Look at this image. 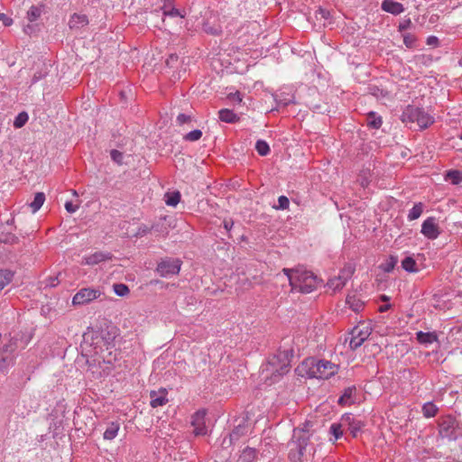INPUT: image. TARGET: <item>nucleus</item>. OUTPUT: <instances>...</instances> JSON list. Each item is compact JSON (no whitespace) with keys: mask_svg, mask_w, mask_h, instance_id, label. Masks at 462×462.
Masks as SVG:
<instances>
[{"mask_svg":"<svg viewBox=\"0 0 462 462\" xmlns=\"http://www.w3.org/2000/svg\"><path fill=\"white\" fill-rule=\"evenodd\" d=\"M282 272L288 277L292 291L310 293L321 282L313 273L306 270L284 268Z\"/></svg>","mask_w":462,"mask_h":462,"instance_id":"f257e3e1","label":"nucleus"},{"mask_svg":"<svg viewBox=\"0 0 462 462\" xmlns=\"http://www.w3.org/2000/svg\"><path fill=\"white\" fill-rule=\"evenodd\" d=\"M310 378L328 379L337 372V365L328 360L305 359L300 366Z\"/></svg>","mask_w":462,"mask_h":462,"instance_id":"f03ea898","label":"nucleus"},{"mask_svg":"<svg viewBox=\"0 0 462 462\" xmlns=\"http://www.w3.org/2000/svg\"><path fill=\"white\" fill-rule=\"evenodd\" d=\"M292 357V348L279 349L278 353L269 360L266 371L271 373L273 382L290 371Z\"/></svg>","mask_w":462,"mask_h":462,"instance_id":"7ed1b4c3","label":"nucleus"},{"mask_svg":"<svg viewBox=\"0 0 462 462\" xmlns=\"http://www.w3.org/2000/svg\"><path fill=\"white\" fill-rule=\"evenodd\" d=\"M309 424L310 422H307L303 428L293 430L291 440L289 442L290 451L288 455L291 462L300 461L305 453L310 438L308 430Z\"/></svg>","mask_w":462,"mask_h":462,"instance_id":"20e7f679","label":"nucleus"},{"mask_svg":"<svg viewBox=\"0 0 462 462\" xmlns=\"http://www.w3.org/2000/svg\"><path fill=\"white\" fill-rule=\"evenodd\" d=\"M401 119L403 123H417L420 128H427L434 119L422 108L409 105L403 110Z\"/></svg>","mask_w":462,"mask_h":462,"instance_id":"39448f33","label":"nucleus"},{"mask_svg":"<svg viewBox=\"0 0 462 462\" xmlns=\"http://www.w3.org/2000/svg\"><path fill=\"white\" fill-rule=\"evenodd\" d=\"M457 421L454 417L450 415L442 417L439 420V434L441 438L455 440L457 439Z\"/></svg>","mask_w":462,"mask_h":462,"instance_id":"423d86ee","label":"nucleus"},{"mask_svg":"<svg viewBox=\"0 0 462 462\" xmlns=\"http://www.w3.org/2000/svg\"><path fill=\"white\" fill-rule=\"evenodd\" d=\"M101 295L102 292L99 289L82 288L74 295L72 304L74 306L86 305L98 299Z\"/></svg>","mask_w":462,"mask_h":462,"instance_id":"0eeeda50","label":"nucleus"},{"mask_svg":"<svg viewBox=\"0 0 462 462\" xmlns=\"http://www.w3.org/2000/svg\"><path fill=\"white\" fill-rule=\"evenodd\" d=\"M180 265L181 261L180 259L166 258L158 263L156 271L160 273L161 276L167 277L169 275L179 273Z\"/></svg>","mask_w":462,"mask_h":462,"instance_id":"6e6552de","label":"nucleus"},{"mask_svg":"<svg viewBox=\"0 0 462 462\" xmlns=\"http://www.w3.org/2000/svg\"><path fill=\"white\" fill-rule=\"evenodd\" d=\"M370 333V329L367 327L364 328L355 327L351 331L352 337L349 342L351 349L356 350L361 346L362 344L368 338Z\"/></svg>","mask_w":462,"mask_h":462,"instance_id":"1a4fd4ad","label":"nucleus"},{"mask_svg":"<svg viewBox=\"0 0 462 462\" xmlns=\"http://www.w3.org/2000/svg\"><path fill=\"white\" fill-rule=\"evenodd\" d=\"M421 234L429 239H436L439 234V227L436 222V218L430 217L425 219L421 225Z\"/></svg>","mask_w":462,"mask_h":462,"instance_id":"9d476101","label":"nucleus"},{"mask_svg":"<svg viewBox=\"0 0 462 462\" xmlns=\"http://www.w3.org/2000/svg\"><path fill=\"white\" fill-rule=\"evenodd\" d=\"M353 273L354 268H352L351 266L345 268L340 272L338 276L334 277L328 281V287L333 289L334 291L342 289L345 286L346 281L351 277Z\"/></svg>","mask_w":462,"mask_h":462,"instance_id":"9b49d317","label":"nucleus"},{"mask_svg":"<svg viewBox=\"0 0 462 462\" xmlns=\"http://www.w3.org/2000/svg\"><path fill=\"white\" fill-rule=\"evenodd\" d=\"M206 411H198L193 416L191 424L194 427V433L197 436L207 434V427L205 423Z\"/></svg>","mask_w":462,"mask_h":462,"instance_id":"f8f14e48","label":"nucleus"},{"mask_svg":"<svg viewBox=\"0 0 462 462\" xmlns=\"http://www.w3.org/2000/svg\"><path fill=\"white\" fill-rule=\"evenodd\" d=\"M92 339L96 349L100 348L101 344L108 348L115 339V336L107 330H99L94 333Z\"/></svg>","mask_w":462,"mask_h":462,"instance_id":"ddd939ff","label":"nucleus"},{"mask_svg":"<svg viewBox=\"0 0 462 462\" xmlns=\"http://www.w3.org/2000/svg\"><path fill=\"white\" fill-rule=\"evenodd\" d=\"M14 353L5 344L0 347V371L14 364Z\"/></svg>","mask_w":462,"mask_h":462,"instance_id":"4468645a","label":"nucleus"},{"mask_svg":"<svg viewBox=\"0 0 462 462\" xmlns=\"http://www.w3.org/2000/svg\"><path fill=\"white\" fill-rule=\"evenodd\" d=\"M248 431L246 420L242 419L239 423L235 426L233 430L228 435V444L232 445L234 441L238 440L241 437L245 436Z\"/></svg>","mask_w":462,"mask_h":462,"instance_id":"2eb2a0df","label":"nucleus"},{"mask_svg":"<svg viewBox=\"0 0 462 462\" xmlns=\"http://www.w3.org/2000/svg\"><path fill=\"white\" fill-rule=\"evenodd\" d=\"M112 256L113 255L110 253L96 252L84 257L83 263L88 265H95L101 262L111 260Z\"/></svg>","mask_w":462,"mask_h":462,"instance_id":"dca6fc26","label":"nucleus"},{"mask_svg":"<svg viewBox=\"0 0 462 462\" xmlns=\"http://www.w3.org/2000/svg\"><path fill=\"white\" fill-rule=\"evenodd\" d=\"M381 8L384 12L394 15L400 14L404 11L402 4L393 0H383Z\"/></svg>","mask_w":462,"mask_h":462,"instance_id":"f3484780","label":"nucleus"},{"mask_svg":"<svg viewBox=\"0 0 462 462\" xmlns=\"http://www.w3.org/2000/svg\"><path fill=\"white\" fill-rule=\"evenodd\" d=\"M167 393L165 389H162L161 392L157 393L155 391H152L150 393V404L152 408H157L162 406L167 403L168 399L166 397Z\"/></svg>","mask_w":462,"mask_h":462,"instance_id":"a211bd4d","label":"nucleus"},{"mask_svg":"<svg viewBox=\"0 0 462 462\" xmlns=\"http://www.w3.org/2000/svg\"><path fill=\"white\" fill-rule=\"evenodd\" d=\"M356 392V386H349L344 390L343 394L338 399V404L345 406L355 402V394Z\"/></svg>","mask_w":462,"mask_h":462,"instance_id":"6ab92c4d","label":"nucleus"},{"mask_svg":"<svg viewBox=\"0 0 462 462\" xmlns=\"http://www.w3.org/2000/svg\"><path fill=\"white\" fill-rule=\"evenodd\" d=\"M88 23V19L86 14H73L69 21L70 29H79Z\"/></svg>","mask_w":462,"mask_h":462,"instance_id":"aec40b11","label":"nucleus"},{"mask_svg":"<svg viewBox=\"0 0 462 462\" xmlns=\"http://www.w3.org/2000/svg\"><path fill=\"white\" fill-rule=\"evenodd\" d=\"M218 117L222 122L235 124L240 120V117L233 110L223 108L218 111Z\"/></svg>","mask_w":462,"mask_h":462,"instance_id":"412c9836","label":"nucleus"},{"mask_svg":"<svg viewBox=\"0 0 462 462\" xmlns=\"http://www.w3.org/2000/svg\"><path fill=\"white\" fill-rule=\"evenodd\" d=\"M416 339L420 344L430 345L438 341V336L435 332L419 331L416 333Z\"/></svg>","mask_w":462,"mask_h":462,"instance_id":"4be33fe9","label":"nucleus"},{"mask_svg":"<svg viewBox=\"0 0 462 462\" xmlns=\"http://www.w3.org/2000/svg\"><path fill=\"white\" fill-rule=\"evenodd\" d=\"M119 429H120V425L118 422L112 421V422L108 423V425L103 434L104 439L106 440L114 439L117 436Z\"/></svg>","mask_w":462,"mask_h":462,"instance_id":"5701e85b","label":"nucleus"},{"mask_svg":"<svg viewBox=\"0 0 462 462\" xmlns=\"http://www.w3.org/2000/svg\"><path fill=\"white\" fill-rule=\"evenodd\" d=\"M346 302L355 312H359L362 310L365 304L364 301L357 298L356 295H348L346 297Z\"/></svg>","mask_w":462,"mask_h":462,"instance_id":"b1692460","label":"nucleus"},{"mask_svg":"<svg viewBox=\"0 0 462 462\" xmlns=\"http://www.w3.org/2000/svg\"><path fill=\"white\" fill-rule=\"evenodd\" d=\"M45 201V194L43 192H37L34 195L33 200L30 203V208L33 213L37 212Z\"/></svg>","mask_w":462,"mask_h":462,"instance_id":"393cba45","label":"nucleus"},{"mask_svg":"<svg viewBox=\"0 0 462 462\" xmlns=\"http://www.w3.org/2000/svg\"><path fill=\"white\" fill-rule=\"evenodd\" d=\"M366 124L373 129H379L383 124L382 117L377 116L374 112H370L366 117Z\"/></svg>","mask_w":462,"mask_h":462,"instance_id":"a878e982","label":"nucleus"},{"mask_svg":"<svg viewBox=\"0 0 462 462\" xmlns=\"http://www.w3.org/2000/svg\"><path fill=\"white\" fill-rule=\"evenodd\" d=\"M402 267L408 273H417L419 271L416 261L411 256H406L402 261Z\"/></svg>","mask_w":462,"mask_h":462,"instance_id":"bb28decb","label":"nucleus"},{"mask_svg":"<svg viewBox=\"0 0 462 462\" xmlns=\"http://www.w3.org/2000/svg\"><path fill=\"white\" fill-rule=\"evenodd\" d=\"M14 278V273L10 270H0V292L9 284Z\"/></svg>","mask_w":462,"mask_h":462,"instance_id":"cd10ccee","label":"nucleus"},{"mask_svg":"<svg viewBox=\"0 0 462 462\" xmlns=\"http://www.w3.org/2000/svg\"><path fill=\"white\" fill-rule=\"evenodd\" d=\"M16 341H18L21 348H24L32 339V334L28 332L19 331L14 335Z\"/></svg>","mask_w":462,"mask_h":462,"instance_id":"c85d7f7f","label":"nucleus"},{"mask_svg":"<svg viewBox=\"0 0 462 462\" xmlns=\"http://www.w3.org/2000/svg\"><path fill=\"white\" fill-rule=\"evenodd\" d=\"M424 209V205L421 202L414 204L412 208L409 211L408 219L410 221L415 220L420 217Z\"/></svg>","mask_w":462,"mask_h":462,"instance_id":"c756f323","label":"nucleus"},{"mask_svg":"<svg viewBox=\"0 0 462 462\" xmlns=\"http://www.w3.org/2000/svg\"><path fill=\"white\" fill-rule=\"evenodd\" d=\"M166 217L161 218L159 222L153 224L151 226L152 231L155 232L160 236H167L168 235V227L165 226Z\"/></svg>","mask_w":462,"mask_h":462,"instance_id":"7c9ffc66","label":"nucleus"},{"mask_svg":"<svg viewBox=\"0 0 462 462\" xmlns=\"http://www.w3.org/2000/svg\"><path fill=\"white\" fill-rule=\"evenodd\" d=\"M257 450L254 448L246 447L242 454L241 459L244 462H253L256 457Z\"/></svg>","mask_w":462,"mask_h":462,"instance_id":"2f4dec72","label":"nucleus"},{"mask_svg":"<svg viewBox=\"0 0 462 462\" xmlns=\"http://www.w3.org/2000/svg\"><path fill=\"white\" fill-rule=\"evenodd\" d=\"M365 425V424L364 421L356 419L355 421H352L351 426H349L346 430H349L353 438H356L358 432L361 431Z\"/></svg>","mask_w":462,"mask_h":462,"instance_id":"473e14b6","label":"nucleus"},{"mask_svg":"<svg viewBox=\"0 0 462 462\" xmlns=\"http://www.w3.org/2000/svg\"><path fill=\"white\" fill-rule=\"evenodd\" d=\"M397 262V257L391 255L385 263L380 265V268L385 273H391L394 269Z\"/></svg>","mask_w":462,"mask_h":462,"instance_id":"72a5a7b5","label":"nucleus"},{"mask_svg":"<svg viewBox=\"0 0 462 462\" xmlns=\"http://www.w3.org/2000/svg\"><path fill=\"white\" fill-rule=\"evenodd\" d=\"M60 275L61 273H59L56 276H50L47 279H44L41 283L44 289H46L47 287L54 288L60 283Z\"/></svg>","mask_w":462,"mask_h":462,"instance_id":"f704fd0d","label":"nucleus"},{"mask_svg":"<svg viewBox=\"0 0 462 462\" xmlns=\"http://www.w3.org/2000/svg\"><path fill=\"white\" fill-rule=\"evenodd\" d=\"M438 408L432 402H427L422 407L423 415L427 418L434 417L437 414Z\"/></svg>","mask_w":462,"mask_h":462,"instance_id":"c9c22d12","label":"nucleus"},{"mask_svg":"<svg viewBox=\"0 0 462 462\" xmlns=\"http://www.w3.org/2000/svg\"><path fill=\"white\" fill-rule=\"evenodd\" d=\"M165 203L168 205V206H176L179 202H180V194L179 191H174V192H171V193H166L165 195Z\"/></svg>","mask_w":462,"mask_h":462,"instance_id":"e433bc0d","label":"nucleus"},{"mask_svg":"<svg viewBox=\"0 0 462 462\" xmlns=\"http://www.w3.org/2000/svg\"><path fill=\"white\" fill-rule=\"evenodd\" d=\"M255 150L261 156H266L270 152L269 144L263 140H258L256 142Z\"/></svg>","mask_w":462,"mask_h":462,"instance_id":"4c0bfd02","label":"nucleus"},{"mask_svg":"<svg viewBox=\"0 0 462 462\" xmlns=\"http://www.w3.org/2000/svg\"><path fill=\"white\" fill-rule=\"evenodd\" d=\"M180 63H182V61L180 60L176 53H171L165 61L166 66L170 69H178Z\"/></svg>","mask_w":462,"mask_h":462,"instance_id":"58836bf2","label":"nucleus"},{"mask_svg":"<svg viewBox=\"0 0 462 462\" xmlns=\"http://www.w3.org/2000/svg\"><path fill=\"white\" fill-rule=\"evenodd\" d=\"M28 119H29L28 114L26 112H21L15 117V119L14 121V126L15 128H21L27 123Z\"/></svg>","mask_w":462,"mask_h":462,"instance_id":"ea45409f","label":"nucleus"},{"mask_svg":"<svg viewBox=\"0 0 462 462\" xmlns=\"http://www.w3.org/2000/svg\"><path fill=\"white\" fill-rule=\"evenodd\" d=\"M41 14H42L41 8L38 6L32 5L27 12V18L30 22H34L41 16Z\"/></svg>","mask_w":462,"mask_h":462,"instance_id":"a19ab883","label":"nucleus"},{"mask_svg":"<svg viewBox=\"0 0 462 462\" xmlns=\"http://www.w3.org/2000/svg\"><path fill=\"white\" fill-rule=\"evenodd\" d=\"M344 430L339 423H333L329 428V432L335 437V439H338L343 436Z\"/></svg>","mask_w":462,"mask_h":462,"instance_id":"79ce46f5","label":"nucleus"},{"mask_svg":"<svg viewBox=\"0 0 462 462\" xmlns=\"http://www.w3.org/2000/svg\"><path fill=\"white\" fill-rule=\"evenodd\" d=\"M114 291L117 296L124 297L129 293V288L127 285L124 283H115L114 286Z\"/></svg>","mask_w":462,"mask_h":462,"instance_id":"37998d69","label":"nucleus"},{"mask_svg":"<svg viewBox=\"0 0 462 462\" xmlns=\"http://www.w3.org/2000/svg\"><path fill=\"white\" fill-rule=\"evenodd\" d=\"M202 132L199 129H195L193 131H190L187 134L184 135V140L189 142H195L201 138Z\"/></svg>","mask_w":462,"mask_h":462,"instance_id":"c03bdc74","label":"nucleus"},{"mask_svg":"<svg viewBox=\"0 0 462 462\" xmlns=\"http://www.w3.org/2000/svg\"><path fill=\"white\" fill-rule=\"evenodd\" d=\"M289 206H290L289 199L286 196L282 195L278 198V205L273 206V208H275L276 210H284V209L289 208Z\"/></svg>","mask_w":462,"mask_h":462,"instance_id":"a18cd8bd","label":"nucleus"},{"mask_svg":"<svg viewBox=\"0 0 462 462\" xmlns=\"http://www.w3.org/2000/svg\"><path fill=\"white\" fill-rule=\"evenodd\" d=\"M356 419L350 413L344 414L340 421L338 422L344 429H347L349 426H351L352 421H355Z\"/></svg>","mask_w":462,"mask_h":462,"instance_id":"49530a36","label":"nucleus"},{"mask_svg":"<svg viewBox=\"0 0 462 462\" xmlns=\"http://www.w3.org/2000/svg\"><path fill=\"white\" fill-rule=\"evenodd\" d=\"M18 241H19L18 237L10 232L3 235L0 237V242L5 243V244L14 245V244H17Z\"/></svg>","mask_w":462,"mask_h":462,"instance_id":"de8ad7c7","label":"nucleus"},{"mask_svg":"<svg viewBox=\"0 0 462 462\" xmlns=\"http://www.w3.org/2000/svg\"><path fill=\"white\" fill-rule=\"evenodd\" d=\"M403 37V43L405 44V46L409 49H412L415 47V42L417 41L415 35L413 34H411V33H404L402 35Z\"/></svg>","mask_w":462,"mask_h":462,"instance_id":"09e8293b","label":"nucleus"},{"mask_svg":"<svg viewBox=\"0 0 462 462\" xmlns=\"http://www.w3.org/2000/svg\"><path fill=\"white\" fill-rule=\"evenodd\" d=\"M163 14L164 15H169V16H180V17H184L185 16V14H181L180 11L173 6H171L169 7L168 9H163Z\"/></svg>","mask_w":462,"mask_h":462,"instance_id":"8fccbe9b","label":"nucleus"},{"mask_svg":"<svg viewBox=\"0 0 462 462\" xmlns=\"http://www.w3.org/2000/svg\"><path fill=\"white\" fill-rule=\"evenodd\" d=\"M110 156L111 159L117 164L121 165L123 163L124 155L120 151L115 149L111 150Z\"/></svg>","mask_w":462,"mask_h":462,"instance_id":"3c124183","label":"nucleus"},{"mask_svg":"<svg viewBox=\"0 0 462 462\" xmlns=\"http://www.w3.org/2000/svg\"><path fill=\"white\" fill-rule=\"evenodd\" d=\"M448 177L451 180L453 184H458L462 180L461 174L458 171H448Z\"/></svg>","mask_w":462,"mask_h":462,"instance_id":"603ef678","label":"nucleus"},{"mask_svg":"<svg viewBox=\"0 0 462 462\" xmlns=\"http://www.w3.org/2000/svg\"><path fill=\"white\" fill-rule=\"evenodd\" d=\"M226 98L234 104H240L242 102V95L239 91H236L234 93H229Z\"/></svg>","mask_w":462,"mask_h":462,"instance_id":"864d4df0","label":"nucleus"},{"mask_svg":"<svg viewBox=\"0 0 462 462\" xmlns=\"http://www.w3.org/2000/svg\"><path fill=\"white\" fill-rule=\"evenodd\" d=\"M9 348H11V350L13 351V353H14L16 351V349H18L20 346L18 341L15 340L14 337L13 336L9 342L5 344Z\"/></svg>","mask_w":462,"mask_h":462,"instance_id":"5fc2aeb1","label":"nucleus"},{"mask_svg":"<svg viewBox=\"0 0 462 462\" xmlns=\"http://www.w3.org/2000/svg\"><path fill=\"white\" fill-rule=\"evenodd\" d=\"M191 121V116H188V115H185V114H180L178 116H177V122L179 125H184L186 123H189Z\"/></svg>","mask_w":462,"mask_h":462,"instance_id":"6e6d98bb","label":"nucleus"},{"mask_svg":"<svg viewBox=\"0 0 462 462\" xmlns=\"http://www.w3.org/2000/svg\"><path fill=\"white\" fill-rule=\"evenodd\" d=\"M411 26V19H406L403 22L400 23L399 24V31L403 32L407 29H409Z\"/></svg>","mask_w":462,"mask_h":462,"instance_id":"4d7b16f0","label":"nucleus"},{"mask_svg":"<svg viewBox=\"0 0 462 462\" xmlns=\"http://www.w3.org/2000/svg\"><path fill=\"white\" fill-rule=\"evenodd\" d=\"M65 208L69 213H74L79 208V205H74L71 201L65 203Z\"/></svg>","mask_w":462,"mask_h":462,"instance_id":"13d9d810","label":"nucleus"},{"mask_svg":"<svg viewBox=\"0 0 462 462\" xmlns=\"http://www.w3.org/2000/svg\"><path fill=\"white\" fill-rule=\"evenodd\" d=\"M46 73L45 72H35L32 79V84H35L36 82H38L39 80H41L42 79H43L45 77Z\"/></svg>","mask_w":462,"mask_h":462,"instance_id":"bf43d9fd","label":"nucleus"},{"mask_svg":"<svg viewBox=\"0 0 462 462\" xmlns=\"http://www.w3.org/2000/svg\"><path fill=\"white\" fill-rule=\"evenodd\" d=\"M152 231L151 227L147 226H142L139 227L138 235H145L147 233H150Z\"/></svg>","mask_w":462,"mask_h":462,"instance_id":"052dcab7","label":"nucleus"},{"mask_svg":"<svg viewBox=\"0 0 462 462\" xmlns=\"http://www.w3.org/2000/svg\"><path fill=\"white\" fill-rule=\"evenodd\" d=\"M1 21H3L5 26H10L13 23V19L10 17H7L5 14H4V17H1Z\"/></svg>","mask_w":462,"mask_h":462,"instance_id":"680f3d73","label":"nucleus"},{"mask_svg":"<svg viewBox=\"0 0 462 462\" xmlns=\"http://www.w3.org/2000/svg\"><path fill=\"white\" fill-rule=\"evenodd\" d=\"M223 224H224V227H225V229H226V231H229V230L232 228V226H233V225H234V222H233V220H231V219H229V220H226H226H224Z\"/></svg>","mask_w":462,"mask_h":462,"instance_id":"e2e57ef3","label":"nucleus"},{"mask_svg":"<svg viewBox=\"0 0 462 462\" xmlns=\"http://www.w3.org/2000/svg\"><path fill=\"white\" fill-rule=\"evenodd\" d=\"M370 91H371V93H372L374 96L378 97V96H379V92H380V95H382V96H383V90H382V89H379L377 87L370 88Z\"/></svg>","mask_w":462,"mask_h":462,"instance_id":"0e129e2a","label":"nucleus"},{"mask_svg":"<svg viewBox=\"0 0 462 462\" xmlns=\"http://www.w3.org/2000/svg\"><path fill=\"white\" fill-rule=\"evenodd\" d=\"M438 41H439V40H438V38H437V37H435V36H430V37H429V38H428V40H427V43H428L429 45H431V44H434V43L438 42Z\"/></svg>","mask_w":462,"mask_h":462,"instance_id":"69168bd1","label":"nucleus"},{"mask_svg":"<svg viewBox=\"0 0 462 462\" xmlns=\"http://www.w3.org/2000/svg\"><path fill=\"white\" fill-rule=\"evenodd\" d=\"M172 2L173 0H164V5H163V9H168L169 7H171L172 5Z\"/></svg>","mask_w":462,"mask_h":462,"instance_id":"338daca9","label":"nucleus"},{"mask_svg":"<svg viewBox=\"0 0 462 462\" xmlns=\"http://www.w3.org/2000/svg\"><path fill=\"white\" fill-rule=\"evenodd\" d=\"M391 308V304L383 305L379 308L380 312H384Z\"/></svg>","mask_w":462,"mask_h":462,"instance_id":"774afa93","label":"nucleus"}]
</instances>
